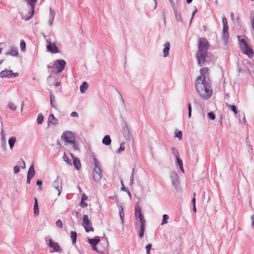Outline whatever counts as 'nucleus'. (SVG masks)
I'll return each mask as SVG.
<instances>
[{"label":"nucleus","instance_id":"22","mask_svg":"<svg viewBox=\"0 0 254 254\" xmlns=\"http://www.w3.org/2000/svg\"><path fill=\"white\" fill-rule=\"evenodd\" d=\"M222 39L225 45L229 43V32H222Z\"/></svg>","mask_w":254,"mask_h":254},{"label":"nucleus","instance_id":"49","mask_svg":"<svg viewBox=\"0 0 254 254\" xmlns=\"http://www.w3.org/2000/svg\"><path fill=\"white\" fill-rule=\"evenodd\" d=\"M26 47V44L25 42L23 40L21 41L20 44V47L21 51H23L25 50Z\"/></svg>","mask_w":254,"mask_h":254},{"label":"nucleus","instance_id":"47","mask_svg":"<svg viewBox=\"0 0 254 254\" xmlns=\"http://www.w3.org/2000/svg\"><path fill=\"white\" fill-rule=\"evenodd\" d=\"M188 117L189 118H191V106L190 103H189L188 104Z\"/></svg>","mask_w":254,"mask_h":254},{"label":"nucleus","instance_id":"7","mask_svg":"<svg viewBox=\"0 0 254 254\" xmlns=\"http://www.w3.org/2000/svg\"><path fill=\"white\" fill-rule=\"evenodd\" d=\"M170 178L173 186L177 189L180 185L179 176L175 171H172L170 173Z\"/></svg>","mask_w":254,"mask_h":254},{"label":"nucleus","instance_id":"8","mask_svg":"<svg viewBox=\"0 0 254 254\" xmlns=\"http://www.w3.org/2000/svg\"><path fill=\"white\" fill-rule=\"evenodd\" d=\"M53 186L58 190V194L60 195L62 190V181L60 177L57 176L56 179L53 183Z\"/></svg>","mask_w":254,"mask_h":254},{"label":"nucleus","instance_id":"32","mask_svg":"<svg viewBox=\"0 0 254 254\" xmlns=\"http://www.w3.org/2000/svg\"><path fill=\"white\" fill-rule=\"evenodd\" d=\"M125 142H122L120 144L119 148L116 150V153L117 154H121L123 152L125 149Z\"/></svg>","mask_w":254,"mask_h":254},{"label":"nucleus","instance_id":"59","mask_svg":"<svg viewBox=\"0 0 254 254\" xmlns=\"http://www.w3.org/2000/svg\"><path fill=\"white\" fill-rule=\"evenodd\" d=\"M20 171V168H19V167L18 166H15L14 167V173L15 174H17Z\"/></svg>","mask_w":254,"mask_h":254},{"label":"nucleus","instance_id":"37","mask_svg":"<svg viewBox=\"0 0 254 254\" xmlns=\"http://www.w3.org/2000/svg\"><path fill=\"white\" fill-rule=\"evenodd\" d=\"M208 68L207 67H203L200 69V72L201 73V75L200 76H203L204 77H205V74H206L208 73Z\"/></svg>","mask_w":254,"mask_h":254},{"label":"nucleus","instance_id":"14","mask_svg":"<svg viewBox=\"0 0 254 254\" xmlns=\"http://www.w3.org/2000/svg\"><path fill=\"white\" fill-rule=\"evenodd\" d=\"M59 123L58 120L55 118L54 114H52L49 115L48 120V124L49 126L50 125L56 126L58 125Z\"/></svg>","mask_w":254,"mask_h":254},{"label":"nucleus","instance_id":"23","mask_svg":"<svg viewBox=\"0 0 254 254\" xmlns=\"http://www.w3.org/2000/svg\"><path fill=\"white\" fill-rule=\"evenodd\" d=\"M35 172L33 165H32L29 168L27 177L33 178L35 175Z\"/></svg>","mask_w":254,"mask_h":254},{"label":"nucleus","instance_id":"26","mask_svg":"<svg viewBox=\"0 0 254 254\" xmlns=\"http://www.w3.org/2000/svg\"><path fill=\"white\" fill-rule=\"evenodd\" d=\"M50 104H51V106L55 109H57L56 98H55V96L52 93H51L50 94Z\"/></svg>","mask_w":254,"mask_h":254},{"label":"nucleus","instance_id":"55","mask_svg":"<svg viewBox=\"0 0 254 254\" xmlns=\"http://www.w3.org/2000/svg\"><path fill=\"white\" fill-rule=\"evenodd\" d=\"M176 159L177 161V164L179 165V167L183 166V161L180 158Z\"/></svg>","mask_w":254,"mask_h":254},{"label":"nucleus","instance_id":"35","mask_svg":"<svg viewBox=\"0 0 254 254\" xmlns=\"http://www.w3.org/2000/svg\"><path fill=\"white\" fill-rule=\"evenodd\" d=\"M71 234V239L72 240V243L73 244H75L76 242L77 238V233L74 231H71L70 233Z\"/></svg>","mask_w":254,"mask_h":254},{"label":"nucleus","instance_id":"39","mask_svg":"<svg viewBox=\"0 0 254 254\" xmlns=\"http://www.w3.org/2000/svg\"><path fill=\"white\" fill-rule=\"evenodd\" d=\"M119 98H120V104L122 107H125V102L121 94L117 91Z\"/></svg>","mask_w":254,"mask_h":254},{"label":"nucleus","instance_id":"1","mask_svg":"<svg viewBox=\"0 0 254 254\" xmlns=\"http://www.w3.org/2000/svg\"><path fill=\"white\" fill-rule=\"evenodd\" d=\"M209 47V43L206 39L204 38L199 39L198 49L195 54V57L199 66H203L204 63L207 61V58L210 55L208 52Z\"/></svg>","mask_w":254,"mask_h":254},{"label":"nucleus","instance_id":"46","mask_svg":"<svg viewBox=\"0 0 254 254\" xmlns=\"http://www.w3.org/2000/svg\"><path fill=\"white\" fill-rule=\"evenodd\" d=\"M69 144H70L72 145V147L75 151H78L79 150V147L78 146V145L75 142V140L73 141V143H69Z\"/></svg>","mask_w":254,"mask_h":254},{"label":"nucleus","instance_id":"3","mask_svg":"<svg viewBox=\"0 0 254 254\" xmlns=\"http://www.w3.org/2000/svg\"><path fill=\"white\" fill-rule=\"evenodd\" d=\"M95 167L92 172V178L94 181L98 182L102 177V172L97 159L94 156L92 158Z\"/></svg>","mask_w":254,"mask_h":254},{"label":"nucleus","instance_id":"6","mask_svg":"<svg viewBox=\"0 0 254 254\" xmlns=\"http://www.w3.org/2000/svg\"><path fill=\"white\" fill-rule=\"evenodd\" d=\"M66 62L64 60H56L54 64L53 67L57 70L58 73H60L65 68Z\"/></svg>","mask_w":254,"mask_h":254},{"label":"nucleus","instance_id":"48","mask_svg":"<svg viewBox=\"0 0 254 254\" xmlns=\"http://www.w3.org/2000/svg\"><path fill=\"white\" fill-rule=\"evenodd\" d=\"M175 137L178 138L179 139H182V132L181 131H178L175 132Z\"/></svg>","mask_w":254,"mask_h":254},{"label":"nucleus","instance_id":"44","mask_svg":"<svg viewBox=\"0 0 254 254\" xmlns=\"http://www.w3.org/2000/svg\"><path fill=\"white\" fill-rule=\"evenodd\" d=\"M240 36H238V38L239 39V40L241 44V48L243 47H242L243 46V47H244L245 46V44H248V43H247V42L246 41L245 39H240Z\"/></svg>","mask_w":254,"mask_h":254},{"label":"nucleus","instance_id":"51","mask_svg":"<svg viewBox=\"0 0 254 254\" xmlns=\"http://www.w3.org/2000/svg\"><path fill=\"white\" fill-rule=\"evenodd\" d=\"M19 164L21 166V168L22 169H25V161L22 160V159H20V160L18 162Z\"/></svg>","mask_w":254,"mask_h":254},{"label":"nucleus","instance_id":"33","mask_svg":"<svg viewBox=\"0 0 254 254\" xmlns=\"http://www.w3.org/2000/svg\"><path fill=\"white\" fill-rule=\"evenodd\" d=\"M16 138L15 137H11L8 139V144L9 148L12 149L13 148L14 143H15Z\"/></svg>","mask_w":254,"mask_h":254},{"label":"nucleus","instance_id":"57","mask_svg":"<svg viewBox=\"0 0 254 254\" xmlns=\"http://www.w3.org/2000/svg\"><path fill=\"white\" fill-rule=\"evenodd\" d=\"M80 205L81 207L85 208L87 206V204L85 202V201H82L81 200Z\"/></svg>","mask_w":254,"mask_h":254},{"label":"nucleus","instance_id":"19","mask_svg":"<svg viewBox=\"0 0 254 254\" xmlns=\"http://www.w3.org/2000/svg\"><path fill=\"white\" fill-rule=\"evenodd\" d=\"M134 215L136 218L138 219L143 216L141 212V208L138 204L135 206Z\"/></svg>","mask_w":254,"mask_h":254},{"label":"nucleus","instance_id":"56","mask_svg":"<svg viewBox=\"0 0 254 254\" xmlns=\"http://www.w3.org/2000/svg\"><path fill=\"white\" fill-rule=\"evenodd\" d=\"M145 228H140V231L139 232V236L140 238H142L143 237L144 233L145 231Z\"/></svg>","mask_w":254,"mask_h":254},{"label":"nucleus","instance_id":"13","mask_svg":"<svg viewBox=\"0 0 254 254\" xmlns=\"http://www.w3.org/2000/svg\"><path fill=\"white\" fill-rule=\"evenodd\" d=\"M99 237H95L93 239H88V242L90 244V245L92 246V248L94 251H98L96 247L97 244L99 242Z\"/></svg>","mask_w":254,"mask_h":254},{"label":"nucleus","instance_id":"36","mask_svg":"<svg viewBox=\"0 0 254 254\" xmlns=\"http://www.w3.org/2000/svg\"><path fill=\"white\" fill-rule=\"evenodd\" d=\"M171 150H172V154L176 157V159L180 158L179 157V156H180L179 152L175 147H172Z\"/></svg>","mask_w":254,"mask_h":254},{"label":"nucleus","instance_id":"2","mask_svg":"<svg viewBox=\"0 0 254 254\" xmlns=\"http://www.w3.org/2000/svg\"><path fill=\"white\" fill-rule=\"evenodd\" d=\"M195 85L196 90L201 98L203 99H207L211 96L212 90L206 81L205 77L203 76H198Z\"/></svg>","mask_w":254,"mask_h":254},{"label":"nucleus","instance_id":"61","mask_svg":"<svg viewBox=\"0 0 254 254\" xmlns=\"http://www.w3.org/2000/svg\"><path fill=\"white\" fill-rule=\"evenodd\" d=\"M196 11H197V9H196V8H195V9L194 10V11H193V12L192 13V16H191V19H190V25L191 24V21H192V20L193 19V17L194 16V14L196 12Z\"/></svg>","mask_w":254,"mask_h":254},{"label":"nucleus","instance_id":"43","mask_svg":"<svg viewBox=\"0 0 254 254\" xmlns=\"http://www.w3.org/2000/svg\"><path fill=\"white\" fill-rule=\"evenodd\" d=\"M63 159L64 161L66 162L68 164L70 165H72V162L71 160H70L66 155L65 153H64V154L63 156Z\"/></svg>","mask_w":254,"mask_h":254},{"label":"nucleus","instance_id":"29","mask_svg":"<svg viewBox=\"0 0 254 254\" xmlns=\"http://www.w3.org/2000/svg\"><path fill=\"white\" fill-rule=\"evenodd\" d=\"M118 209H119V215H120V218L122 220V222L124 223V213L123 207H122V206H121V205H119V204H118Z\"/></svg>","mask_w":254,"mask_h":254},{"label":"nucleus","instance_id":"12","mask_svg":"<svg viewBox=\"0 0 254 254\" xmlns=\"http://www.w3.org/2000/svg\"><path fill=\"white\" fill-rule=\"evenodd\" d=\"M122 133L126 140L130 141L131 136L128 128L126 125L123 127Z\"/></svg>","mask_w":254,"mask_h":254},{"label":"nucleus","instance_id":"21","mask_svg":"<svg viewBox=\"0 0 254 254\" xmlns=\"http://www.w3.org/2000/svg\"><path fill=\"white\" fill-rule=\"evenodd\" d=\"M91 221L89 220L88 216L87 215H84L83 216V222L82 226L85 228V230H87V226L88 225L91 224Z\"/></svg>","mask_w":254,"mask_h":254},{"label":"nucleus","instance_id":"38","mask_svg":"<svg viewBox=\"0 0 254 254\" xmlns=\"http://www.w3.org/2000/svg\"><path fill=\"white\" fill-rule=\"evenodd\" d=\"M44 120V116L42 113H39L38 115L37 122V123L39 125L43 123Z\"/></svg>","mask_w":254,"mask_h":254},{"label":"nucleus","instance_id":"52","mask_svg":"<svg viewBox=\"0 0 254 254\" xmlns=\"http://www.w3.org/2000/svg\"><path fill=\"white\" fill-rule=\"evenodd\" d=\"M152 245L151 244H149L147 245L145 247L146 250V254H150V251L151 249Z\"/></svg>","mask_w":254,"mask_h":254},{"label":"nucleus","instance_id":"5","mask_svg":"<svg viewBox=\"0 0 254 254\" xmlns=\"http://www.w3.org/2000/svg\"><path fill=\"white\" fill-rule=\"evenodd\" d=\"M27 3L30 6V9L29 13L30 16L28 17H22L25 20H29L33 15L34 13L35 6L37 3V0H26Z\"/></svg>","mask_w":254,"mask_h":254},{"label":"nucleus","instance_id":"25","mask_svg":"<svg viewBox=\"0 0 254 254\" xmlns=\"http://www.w3.org/2000/svg\"><path fill=\"white\" fill-rule=\"evenodd\" d=\"M222 22H223V30H222V32H228L229 27H228V23H227V20L225 17H223L222 18Z\"/></svg>","mask_w":254,"mask_h":254},{"label":"nucleus","instance_id":"18","mask_svg":"<svg viewBox=\"0 0 254 254\" xmlns=\"http://www.w3.org/2000/svg\"><path fill=\"white\" fill-rule=\"evenodd\" d=\"M70 155L73 159V164L74 167L76 169L79 170L81 167L80 160L77 157H74L72 154H70Z\"/></svg>","mask_w":254,"mask_h":254},{"label":"nucleus","instance_id":"45","mask_svg":"<svg viewBox=\"0 0 254 254\" xmlns=\"http://www.w3.org/2000/svg\"><path fill=\"white\" fill-rule=\"evenodd\" d=\"M8 107L12 110H15L17 108L16 106H15L13 103L9 102L7 105Z\"/></svg>","mask_w":254,"mask_h":254},{"label":"nucleus","instance_id":"42","mask_svg":"<svg viewBox=\"0 0 254 254\" xmlns=\"http://www.w3.org/2000/svg\"><path fill=\"white\" fill-rule=\"evenodd\" d=\"M227 106L229 108H230L234 112V113L235 114H237V108H236L235 105H227Z\"/></svg>","mask_w":254,"mask_h":254},{"label":"nucleus","instance_id":"10","mask_svg":"<svg viewBox=\"0 0 254 254\" xmlns=\"http://www.w3.org/2000/svg\"><path fill=\"white\" fill-rule=\"evenodd\" d=\"M47 42L48 44L47 45V48L49 51L53 54H57L59 53V50L56 45L55 43H51L48 40H47Z\"/></svg>","mask_w":254,"mask_h":254},{"label":"nucleus","instance_id":"11","mask_svg":"<svg viewBox=\"0 0 254 254\" xmlns=\"http://www.w3.org/2000/svg\"><path fill=\"white\" fill-rule=\"evenodd\" d=\"M244 54L247 55L249 58H252L254 55V52L248 44H245L244 47H242Z\"/></svg>","mask_w":254,"mask_h":254},{"label":"nucleus","instance_id":"54","mask_svg":"<svg viewBox=\"0 0 254 254\" xmlns=\"http://www.w3.org/2000/svg\"><path fill=\"white\" fill-rule=\"evenodd\" d=\"M56 225L58 227L60 228H63V222L61 220L59 219L56 222Z\"/></svg>","mask_w":254,"mask_h":254},{"label":"nucleus","instance_id":"60","mask_svg":"<svg viewBox=\"0 0 254 254\" xmlns=\"http://www.w3.org/2000/svg\"><path fill=\"white\" fill-rule=\"evenodd\" d=\"M87 198H88L87 196L84 193L82 194L81 199V200L85 201L87 199Z\"/></svg>","mask_w":254,"mask_h":254},{"label":"nucleus","instance_id":"40","mask_svg":"<svg viewBox=\"0 0 254 254\" xmlns=\"http://www.w3.org/2000/svg\"><path fill=\"white\" fill-rule=\"evenodd\" d=\"M169 219V216L167 214H164L163 215V219L161 225H164L168 223V220Z\"/></svg>","mask_w":254,"mask_h":254},{"label":"nucleus","instance_id":"15","mask_svg":"<svg viewBox=\"0 0 254 254\" xmlns=\"http://www.w3.org/2000/svg\"><path fill=\"white\" fill-rule=\"evenodd\" d=\"M50 14H49V19L48 21V24L50 26H52L53 24V22L54 21L55 17L56 15V12L55 10L50 7L49 8Z\"/></svg>","mask_w":254,"mask_h":254},{"label":"nucleus","instance_id":"20","mask_svg":"<svg viewBox=\"0 0 254 254\" xmlns=\"http://www.w3.org/2000/svg\"><path fill=\"white\" fill-rule=\"evenodd\" d=\"M164 48L163 49V56L164 58L168 57L169 55V51L170 49V43L167 42L164 44Z\"/></svg>","mask_w":254,"mask_h":254},{"label":"nucleus","instance_id":"17","mask_svg":"<svg viewBox=\"0 0 254 254\" xmlns=\"http://www.w3.org/2000/svg\"><path fill=\"white\" fill-rule=\"evenodd\" d=\"M12 71L11 70L4 69L0 72V77L10 78L12 77Z\"/></svg>","mask_w":254,"mask_h":254},{"label":"nucleus","instance_id":"58","mask_svg":"<svg viewBox=\"0 0 254 254\" xmlns=\"http://www.w3.org/2000/svg\"><path fill=\"white\" fill-rule=\"evenodd\" d=\"M36 184L39 187V189L41 190L42 187L41 186L42 185V182L41 180H38L36 182Z\"/></svg>","mask_w":254,"mask_h":254},{"label":"nucleus","instance_id":"41","mask_svg":"<svg viewBox=\"0 0 254 254\" xmlns=\"http://www.w3.org/2000/svg\"><path fill=\"white\" fill-rule=\"evenodd\" d=\"M139 222L140 223V228H145V223H146V221L144 219V217H142L140 218H139Z\"/></svg>","mask_w":254,"mask_h":254},{"label":"nucleus","instance_id":"64","mask_svg":"<svg viewBox=\"0 0 254 254\" xmlns=\"http://www.w3.org/2000/svg\"><path fill=\"white\" fill-rule=\"evenodd\" d=\"M253 16L251 19V23H252V28L254 27V13H253Z\"/></svg>","mask_w":254,"mask_h":254},{"label":"nucleus","instance_id":"34","mask_svg":"<svg viewBox=\"0 0 254 254\" xmlns=\"http://www.w3.org/2000/svg\"><path fill=\"white\" fill-rule=\"evenodd\" d=\"M0 141L2 145L6 144L5 134L2 128H1L0 130Z\"/></svg>","mask_w":254,"mask_h":254},{"label":"nucleus","instance_id":"27","mask_svg":"<svg viewBox=\"0 0 254 254\" xmlns=\"http://www.w3.org/2000/svg\"><path fill=\"white\" fill-rule=\"evenodd\" d=\"M148 6L152 10L155 9L157 7L156 0H149Z\"/></svg>","mask_w":254,"mask_h":254},{"label":"nucleus","instance_id":"4","mask_svg":"<svg viewBox=\"0 0 254 254\" xmlns=\"http://www.w3.org/2000/svg\"><path fill=\"white\" fill-rule=\"evenodd\" d=\"M62 138L66 143H73L75 140V134L70 131H65L63 133Z\"/></svg>","mask_w":254,"mask_h":254},{"label":"nucleus","instance_id":"28","mask_svg":"<svg viewBox=\"0 0 254 254\" xmlns=\"http://www.w3.org/2000/svg\"><path fill=\"white\" fill-rule=\"evenodd\" d=\"M111 142V139L110 138V136L109 135H107L105 136L102 140L103 144L106 145H109L110 144Z\"/></svg>","mask_w":254,"mask_h":254},{"label":"nucleus","instance_id":"16","mask_svg":"<svg viewBox=\"0 0 254 254\" xmlns=\"http://www.w3.org/2000/svg\"><path fill=\"white\" fill-rule=\"evenodd\" d=\"M6 56H11L12 57H17L18 51L17 48L15 47H11L9 51L5 54Z\"/></svg>","mask_w":254,"mask_h":254},{"label":"nucleus","instance_id":"50","mask_svg":"<svg viewBox=\"0 0 254 254\" xmlns=\"http://www.w3.org/2000/svg\"><path fill=\"white\" fill-rule=\"evenodd\" d=\"M208 117L211 120H213L215 118V115L213 112H209L207 114Z\"/></svg>","mask_w":254,"mask_h":254},{"label":"nucleus","instance_id":"31","mask_svg":"<svg viewBox=\"0 0 254 254\" xmlns=\"http://www.w3.org/2000/svg\"><path fill=\"white\" fill-rule=\"evenodd\" d=\"M34 201V213L35 215H38L39 213V206L38 204V200L36 198H35Z\"/></svg>","mask_w":254,"mask_h":254},{"label":"nucleus","instance_id":"62","mask_svg":"<svg viewBox=\"0 0 254 254\" xmlns=\"http://www.w3.org/2000/svg\"><path fill=\"white\" fill-rule=\"evenodd\" d=\"M70 116L72 117H77L78 115L77 112H73L71 113Z\"/></svg>","mask_w":254,"mask_h":254},{"label":"nucleus","instance_id":"30","mask_svg":"<svg viewBox=\"0 0 254 254\" xmlns=\"http://www.w3.org/2000/svg\"><path fill=\"white\" fill-rule=\"evenodd\" d=\"M88 84L86 82H83L80 86V91L82 93H85L86 90L88 89Z\"/></svg>","mask_w":254,"mask_h":254},{"label":"nucleus","instance_id":"24","mask_svg":"<svg viewBox=\"0 0 254 254\" xmlns=\"http://www.w3.org/2000/svg\"><path fill=\"white\" fill-rule=\"evenodd\" d=\"M174 11L175 14V17L177 21L178 22H182L183 18L181 16V14L179 12H177V9L176 7H174Z\"/></svg>","mask_w":254,"mask_h":254},{"label":"nucleus","instance_id":"53","mask_svg":"<svg viewBox=\"0 0 254 254\" xmlns=\"http://www.w3.org/2000/svg\"><path fill=\"white\" fill-rule=\"evenodd\" d=\"M87 227V230H85V231L86 232H93L94 231V229L92 227L91 224H89V225H88Z\"/></svg>","mask_w":254,"mask_h":254},{"label":"nucleus","instance_id":"63","mask_svg":"<svg viewBox=\"0 0 254 254\" xmlns=\"http://www.w3.org/2000/svg\"><path fill=\"white\" fill-rule=\"evenodd\" d=\"M121 183H122V186H122V188H121V190H123V191H128V189L126 188L124 186V185L123 183V182H122V181H121Z\"/></svg>","mask_w":254,"mask_h":254},{"label":"nucleus","instance_id":"9","mask_svg":"<svg viewBox=\"0 0 254 254\" xmlns=\"http://www.w3.org/2000/svg\"><path fill=\"white\" fill-rule=\"evenodd\" d=\"M49 246L50 248L53 249L52 251H50L51 253H53L55 252L61 253L62 251V250L61 249L58 243L54 242L52 239L49 240Z\"/></svg>","mask_w":254,"mask_h":254}]
</instances>
